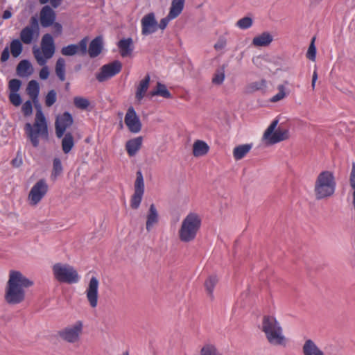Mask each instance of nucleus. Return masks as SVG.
Segmentation results:
<instances>
[{
  "mask_svg": "<svg viewBox=\"0 0 355 355\" xmlns=\"http://www.w3.org/2000/svg\"><path fill=\"white\" fill-rule=\"evenodd\" d=\"M209 146L202 140H197L193 145V155L195 157H200L206 155L209 151Z\"/></svg>",
  "mask_w": 355,
  "mask_h": 355,
  "instance_id": "33",
  "label": "nucleus"
},
{
  "mask_svg": "<svg viewBox=\"0 0 355 355\" xmlns=\"http://www.w3.org/2000/svg\"><path fill=\"white\" fill-rule=\"evenodd\" d=\"M121 68V63L118 60H115L111 63L103 65L101 68L100 72L96 75V78L99 82H104L119 73Z\"/></svg>",
  "mask_w": 355,
  "mask_h": 355,
  "instance_id": "13",
  "label": "nucleus"
},
{
  "mask_svg": "<svg viewBox=\"0 0 355 355\" xmlns=\"http://www.w3.org/2000/svg\"><path fill=\"white\" fill-rule=\"evenodd\" d=\"M24 130L28 139L30 140L33 147L37 148L40 144V138L48 139V128L44 115L40 108L37 109L35 122L33 125L26 123L24 126Z\"/></svg>",
  "mask_w": 355,
  "mask_h": 355,
  "instance_id": "5",
  "label": "nucleus"
},
{
  "mask_svg": "<svg viewBox=\"0 0 355 355\" xmlns=\"http://www.w3.org/2000/svg\"><path fill=\"white\" fill-rule=\"evenodd\" d=\"M278 119L274 120L268 127L263 135V140L267 145H272L289 138V131L286 128L277 126Z\"/></svg>",
  "mask_w": 355,
  "mask_h": 355,
  "instance_id": "9",
  "label": "nucleus"
},
{
  "mask_svg": "<svg viewBox=\"0 0 355 355\" xmlns=\"http://www.w3.org/2000/svg\"><path fill=\"white\" fill-rule=\"evenodd\" d=\"M225 65H223L216 71L212 78V83L214 85H220L223 83L225 79Z\"/></svg>",
  "mask_w": 355,
  "mask_h": 355,
  "instance_id": "41",
  "label": "nucleus"
},
{
  "mask_svg": "<svg viewBox=\"0 0 355 355\" xmlns=\"http://www.w3.org/2000/svg\"><path fill=\"white\" fill-rule=\"evenodd\" d=\"M69 83H67L66 84V85H65V89L67 90V89H69Z\"/></svg>",
  "mask_w": 355,
  "mask_h": 355,
  "instance_id": "59",
  "label": "nucleus"
},
{
  "mask_svg": "<svg viewBox=\"0 0 355 355\" xmlns=\"http://www.w3.org/2000/svg\"><path fill=\"white\" fill-rule=\"evenodd\" d=\"M22 112L25 116H29L32 114L33 107L31 101H26L22 105Z\"/></svg>",
  "mask_w": 355,
  "mask_h": 355,
  "instance_id": "49",
  "label": "nucleus"
},
{
  "mask_svg": "<svg viewBox=\"0 0 355 355\" xmlns=\"http://www.w3.org/2000/svg\"><path fill=\"white\" fill-rule=\"evenodd\" d=\"M11 17H12V12L10 10H5L3 12V15H2V18L3 19H10Z\"/></svg>",
  "mask_w": 355,
  "mask_h": 355,
  "instance_id": "57",
  "label": "nucleus"
},
{
  "mask_svg": "<svg viewBox=\"0 0 355 355\" xmlns=\"http://www.w3.org/2000/svg\"><path fill=\"white\" fill-rule=\"evenodd\" d=\"M314 42L315 38H313L306 53V57L312 61L315 60L316 55V48L315 46Z\"/></svg>",
  "mask_w": 355,
  "mask_h": 355,
  "instance_id": "47",
  "label": "nucleus"
},
{
  "mask_svg": "<svg viewBox=\"0 0 355 355\" xmlns=\"http://www.w3.org/2000/svg\"><path fill=\"white\" fill-rule=\"evenodd\" d=\"M304 355H324V352L311 339L305 341L302 347Z\"/></svg>",
  "mask_w": 355,
  "mask_h": 355,
  "instance_id": "26",
  "label": "nucleus"
},
{
  "mask_svg": "<svg viewBox=\"0 0 355 355\" xmlns=\"http://www.w3.org/2000/svg\"><path fill=\"white\" fill-rule=\"evenodd\" d=\"M9 56H10L9 50H8V48L6 47L3 50V51L1 53V62L7 61L9 58Z\"/></svg>",
  "mask_w": 355,
  "mask_h": 355,
  "instance_id": "52",
  "label": "nucleus"
},
{
  "mask_svg": "<svg viewBox=\"0 0 355 355\" xmlns=\"http://www.w3.org/2000/svg\"><path fill=\"white\" fill-rule=\"evenodd\" d=\"M55 51L54 40L51 34H44L41 40V48L37 46L33 47V54L37 64L43 67L40 71V78L46 80L49 76V70L46 63L51 59Z\"/></svg>",
  "mask_w": 355,
  "mask_h": 355,
  "instance_id": "3",
  "label": "nucleus"
},
{
  "mask_svg": "<svg viewBox=\"0 0 355 355\" xmlns=\"http://www.w3.org/2000/svg\"><path fill=\"white\" fill-rule=\"evenodd\" d=\"M266 80L265 79H261L248 84L245 86L244 91L246 94H252L266 89Z\"/></svg>",
  "mask_w": 355,
  "mask_h": 355,
  "instance_id": "32",
  "label": "nucleus"
},
{
  "mask_svg": "<svg viewBox=\"0 0 355 355\" xmlns=\"http://www.w3.org/2000/svg\"><path fill=\"white\" fill-rule=\"evenodd\" d=\"M252 144H246L239 145L236 146L233 150V156L236 160H240L243 159L252 149Z\"/></svg>",
  "mask_w": 355,
  "mask_h": 355,
  "instance_id": "29",
  "label": "nucleus"
},
{
  "mask_svg": "<svg viewBox=\"0 0 355 355\" xmlns=\"http://www.w3.org/2000/svg\"><path fill=\"white\" fill-rule=\"evenodd\" d=\"M159 222V214L154 204L150 205L146 215V229L150 232L153 227Z\"/></svg>",
  "mask_w": 355,
  "mask_h": 355,
  "instance_id": "20",
  "label": "nucleus"
},
{
  "mask_svg": "<svg viewBox=\"0 0 355 355\" xmlns=\"http://www.w3.org/2000/svg\"><path fill=\"white\" fill-rule=\"evenodd\" d=\"M150 80V76L148 74L142 80L140 81L135 94V97L138 101H141L144 97L149 87Z\"/></svg>",
  "mask_w": 355,
  "mask_h": 355,
  "instance_id": "31",
  "label": "nucleus"
},
{
  "mask_svg": "<svg viewBox=\"0 0 355 355\" xmlns=\"http://www.w3.org/2000/svg\"><path fill=\"white\" fill-rule=\"evenodd\" d=\"M89 39L87 37L82 39L78 44H69L61 49V53L64 56L75 55H85Z\"/></svg>",
  "mask_w": 355,
  "mask_h": 355,
  "instance_id": "14",
  "label": "nucleus"
},
{
  "mask_svg": "<svg viewBox=\"0 0 355 355\" xmlns=\"http://www.w3.org/2000/svg\"><path fill=\"white\" fill-rule=\"evenodd\" d=\"M272 41V35L268 32H263L252 39V44L255 47H266L268 46Z\"/></svg>",
  "mask_w": 355,
  "mask_h": 355,
  "instance_id": "21",
  "label": "nucleus"
},
{
  "mask_svg": "<svg viewBox=\"0 0 355 355\" xmlns=\"http://www.w3.org/2000/svg\"><path fill=\"white\" fill-rule=\"evenodd\" d=\"M103 46V39L101 37H96L89 44L87 53L91 58L97 57L102 51Z\"/></svg>",
  "mask_w": 355,
  "mask_h": 355,
  "instance_id": "22",
  "label": "nucleus"
},
{
  "mask_svg": "<svg viewBox=\"0 0 355 355\" xmlns=\"http://www.w3.org/2000/svg\"><path fill=\"white\" fill-rule=\"evenodd\" d=\"M74 105L80 110H86L90 105L89 100L81 96H75L73 98Z\"/></svg>",
  "mask_w": 355,
  "mask_h": 355,
  "instance_id": "42",
  "label": "nucleus"
},
{
  "mask_svg": "<svg viewBox=\"0 0 355 355\" xmlns=\"http://www.w3.org/2000/svg\"><path fill=\"white\" fill-rule=\"evenodd\" d=\"M21 41L18 39L13 40L10 43V52L14 58L18 57L22 51Z\"/></svg>",
  "mask_w": 355,
  "mask_h": 355,
  "instance_id": "40",
  "label": "nucleus"
},
{
  "mask_svg": "<svg viewBox=\"0 0 355 355\" xmlns=\"http://www.w3.org/2000/svg\"><path fill=\"white\" fill-rule=\"evenodd\" d=\"M142 137H137L136 138L128 140L125 144V149L129 156L132 157L137 154L142 145Z\"/></svg>",
  "mask_w": 355,
  "mask_h": 355,
  "instance_id": "24",
  "label": "nucleus"
},
{
  "mask_svg": "<svg viewBox=\"0 0 355 355\" xmlns=\"http://www.w3.org/2000/svg\"><path fill=\"white\" fill-rule=\"evenodd\" d=\"M195 355H221V353L214 344L205 343L201 346L199 353Z\"/></svg>",
  "mask_w": 355,
  "mask_h": 355,
  "instance_id": "34",
  "label": "nucleus"
},
{
  "mask_svg": "<svg viewBox=\"0 0 355 355\" xmlns=\"http://www.w3.org/2000/svg\"><path fill=\"white\" fill-rule=\"evenodd\" d=\"M226 46V40L224 38H219L214 44V49L217 51L221 50Z\"/></svg>",
  "mask_w": 355,
  "mask_h": 355,
  "instance_id": "51",
  "label": "nucleus"
},
{
  "mask_svg": "<svg viewBox=\"0 0 355 355\" xmlns=\"http://www.w3.org/2000/svg\"><path fill=\"white\" fill-rule=\"evenodd\" d=\"M151 96H160L165 98H171V94L166 86L159 82L157 83L156 88L150 93Z\"/></svg>",
  "mask_w": 355,
  "mask_h": 355,
  "instance_id": "36",
  "label": "nucleus"
},
{
  "mask_svg": "<svg viewBox=\"0 0 355 355\" xmlns=\"http://www.w3.org/2000/svg\"><path fill=\"white\" fill-rule=\"evenodd\" d=\"M55 12L49 6H44L40 14V24L42 27L46 28L52 26L55 20Z\"/></svg>",
  "mask_w": 355,
  "mask_h": 355,
  "instance_id": "19",
  "label": "nucleus"
},
{
  "mask_svg": "<svg viewBox=\"0 0 355 355\" xmlns=\"http://www.w3.org/2000/svg\"><path fill=\"white\" fill-rule=\"evenodd\" d=\"M17 73L20 77H26L33 73V67L27 60H21L17 67Z\"/></svg>",
  "mask_w": 355,
  "mask_h": 355,
  "instance_id": "30",
  "label": "nucleus"
},
{
  "mask_svg": "<svg viewBox=\"0 0 355 355\" xmlns=\"http://www.w3.org/2000/svg\"><path fill=\"white\" fill-rule=\"evenodd\" d=\"M202 220L199 214L191 212L182 220L178 230V237L183 243L195 240L201 227Z\"/></svg>",
  "mask_w": 355,
  "mask_h": 355,
  "instance_id": "6",
  "label": "nucleus"
},
{
  "mask_svg": "<svg viewBox=\"0 0 355 355\" xmlns=\"http://www.w3.org/2000/svg\"><path fill=\"white\" fill-rule=\"evenodd\" d=\"M253 64L259 69L271 71L272 60L268 55H257L252 58Z\"/></svg>",
  "mask_w": 355,
  "mask_h": 355,
  "instance_id": "23",
  "label": "nucleus"
},
{
  "mask_svg": "<svg viewBox=\"0 0 355 355\" xmlns=\"http://www.w3.org/2000/svg\"><path fill=\"white\" fill-rule=\"evenodd\" d=\"M63 171V167L60 158L55 157L53 161V168L51 174V178L55 180L60 176Z\"/></svg>",
  "mask_w": 355,
  "mask_h": 355,
  "instance_id": "39",
  "label": "nucleus"
},
{
  "mask_svg": "<svg viewBox=\"0 0 355 355\" xmlns=\"http://www.w3.org/2000/svg\"><path fill=\"white\" fill-rule=\"evenodd\" d=\"M336 188V181L334 173L330 171L320 172L314 182L313 193L315 200H327L332 197Z\"/></svg>",
  "mask_w": 355,
  "mask_h": 355,
  "instance_id": "4",
  "label": "nucleus"
},
{
  "mask_svg": "<svg viewBox=\"0 0 355 355\" xmlns=\"http://www.w3.org/2000/svg\"><path fill=\"white\" fill-rule=\"evenodd\" d=\"M141 33L144 35H148L155 33L158 28V23L155 14L150 12L143 17L141 21Z\"/></svg>",
  "mask_w": 355,
  "mask_h": 355,
  "instance_id": "18",
  "label": "nucleus"
},
{
  "mask_svg": "<svg viewBox=\"0 0 355 355\" xmlns=\"http://www.w3.org/2000/svg\"><path fill=\"white\" fill-rule=\"evenodd\" d=\"M40 3L41 4H45L48 1H49V0H39Z\"/></svg>",
  "mask_w": 355,
  "mask_h": 355,
  "instance_id": "58",
  "label": "nucleus"
},
{
  "mask_svg": "<svg viewBox=\"0 0 355 355\" xmlns=\"http://www.w3.org/2000/svg\"><path fill=\"white\" fill-rule=\"evenodd\" d=\"M65 60L62 58H59L55 63V71L56 76L61 81L65 80Z\"/></svg>",
  "mask_w": 355,
  "mask_h": 355,
  "instance_id": "37",
  "label": "nucleus"
},
{
  "mask_svg": "<svg viewBox=\"0 0 355 355\" xmlns=\"http://www.w3.org/2000/svg\"><path fill=\"white\" fill-rule=\"evenodd\" d=\"M49 1H50L51 5L53 8H56L57 7H58L60 5L62 0H49Z\"/></svg>",
  "mask_w": 355,
  "mask_h": 355,
  "instance_id": "56",
  "label": "nucleus"
},
{
  "mask_svg": "<svg viewBox=\"0 0 355 355\" xmlns=\"http://www.w3.org/2000/svg\"><path fill=\"white\" fill-rule=\"evenodd\" d=\"M26 92L33 102L36 104L38 102V95L40 93V86L36 80H31L26 88Z\"/></svg>",
  "mask_w": 355,
  "mask_h": 355,
  "instance_id": "28",
  "label": "nucleus"
},
{
  "mask_svg": "<svg viewBox=\"0 0 355 355\" xmlns=\"http://www.w3.org/2000/svg\"><path fill=\"white\" fill-rule=\"evenodd\" d=\"M218 282V279L215 275L209 276L205 282L206 292L211 300L214 299V289Z\"/></svg>",
  "mask_w": 355,
  "mask_h": 355,
  "instance_id": "35",
  "label": "nucleus"
},
{
  "mask_svg": "<svg viewBox=\"0 0 355 355\" xmlns=\"http://www.w3.org/2000/svg\"><path fill=\"white\" fill-rule=\"evenodd\" d=\"M124 122L129 131L138 133L141 131L142 124L133 107H128L125 116Z\"/></svg>",
  "mask_w": 355,
  "mask_h": 355,
  "instance_id": "15",
  "label": "nucleus"
},
{
  "mask_svg": "<svg viewBox=\"0 0 355 355\" xmlns=\"http://www.w3.org/2000/svg\"><path fill=\"white\" fill-rule=\"evenodd\" d=\"M260 329L264 333L266 339L270 345L283 347L286 346L288 338L284 334L281 323L275 316L263 315Z\"/></svg>",
  "mask_w": 355,
  "mask_h": 355,
  "instance_id": "2",
  "label": "nucleus"
},
{
  "mask_svg": "<svg viewBox=\"0 0 355 355\" xmlns=\"http://www.w3.org/2000/svg\"><path fill=\"white\" fill-rule=\"evenodd\" d=\"M52 26H53L55 33H57V35L61 34L62 31V27L61 24L54 21L53 24Z\"/></svg>",
  "mask_w": 355,
  "mask_h": 355,
  "instance_id": "54",
  "label": "nucleus"
},
{
  "mask_svg": "<svg viewBox=\"0 0 355 355\" xmlns=\"http://www.w3.org/2000/svg\"><path fill=\"white\" fill-rule=\"evenodd\" d=\"M117 46L122 57H127L131 55L133 50V41L132 38L121 40Z\"/></svg>",
  "mask_w": 355,
  "mask_h": 355,
  "instance_id": "25",
  "label": "nucleus"
},
{
  "mask_svg": "<svg viewBox=\"0 0 355 355\" xmlns=\"http://www.w3.org/2000/svg\"><path fill=\"white\" fill-rule=\"evenodd\" d=\"M185 0H172L168 15L171 18H177L182 12Z\"/></svg>",
  "mask_w": 355,
  "mask_h": 355,
  "instance_id": "27",
  "label": "nucleus"
},
{
  "mask_svg": "<svg viewBox=\"0 0 355 355\" xmlns=\"http://www.w3.org/2000/svg\"><path fill=\"white\" fill-rule=\"evenodd\" d=\"M124 355H128V352H125V354Z\"/></svg>",
  "mask_w": 355,
  "mask_h": 355,
  "instance_id": "60",
  "label": "nucleus"
},
{
  "mask_svg": "<svg viewBox=\"0 0 355 355\" xmlns=\"http://www.w3.org/2000/svg\"><path fill=\"white\" fill-rule=\"evenodd\" d=\"M74 146L73 137L70 132L65 134L62 140V148L65 154L69 153Z\"/></svg>",
  "mask_w": 355,
  "mask_h": 355,
  "instance_id": "38",
  "label": "nucleus"
},
{
  "mask_svg": "<svg viewBox=\"0 0 355 355\" xmlns=\"http://www.w3.org/2000/svg\"><path fill=\"white\" fill-rule=\"evenodd\" d=\"M277 89L279 92L276 95L273 96L270 99V101L272 103H276L285 98L288 94L286 91V87L283 85H279L277 86Z\"/></svg>",
  "mask_w": 355,
  "mask_h": 355,
  "instance_id": "43",
  "label": "nucleus"
},
{
  "mask_svg": "<svg viewBox=\"0 0 355 355\" xmlns=\"http://www.w3.org/2000/svg\"><path fill=\"white\" fill-rule=\"evenodd\" d=\"M9 101L15 106H19L21 103V98L17 92H10Z\"/></svg>",
  "mask_w": 355,
  "mask_h": 355,
  "instance_id": "48",
  "label": "nucleus"
},
{
  "mask_svg": "<svg viewBox=\"0 0 355 355\" xmlns=\"http://www.w3.org/2000/svg\"><path fill=\"white\" fill-rule=\"evenodd\" d=\"M252 19L250 17H245L237 21L236 26L241 29H247L252 26Z\"/></svg>",
  "mask_w": 355,
  "mask_h": 355,
  "instance_id": "45",
  "label": "nucleus"
},
{
  "mask_svg": "<svg viewBox=\"0 0 355 355\" xmlns=\"http://www.w3.org/2000/svg\"><path fill=\"white\" fill-rule=\"evenodd\" d=\"M172 19H174L171 18L170 15L168 14V15L166 17H164L160 20L159 24H158V28H159L162 30L165 29L166 27L167 26L168 22Z\"/></svg>",
  "mask_w": 355,
  "mask_h": 355,
  "instance_id": "50",
  "label": "nucleus"
},
{
  "mask_svg": "<svg viewBox=\"0 0 355 355\" xmlns=\"http://www.w3.org/2000/svg\"><path fill=\"white\" fill-rule=\"evenodd\" d=\"M40 35V26L36 17L33 16L30 19L29 24L25 26L20 32L19 37L25 44H31L36 41Z\"/></svg>",
  "mask_w": 355,
  "mask_h": 355,
  "instance_id": "10",
  "label": "nucleus"
},
{
  "mask_svg": "<svg viewBox=\"0 0 355 355\" xmlns=\"http://www.w3.org/2000/svg\"><path fill=\"white\" fill-rule=\"evenodd\" d=\"M57 100V93L54 89L50 90L45 97V105L46 107H51Z\"/></svg>",
  "mask_w": 355,
  "mask_h": 355,
  "instance_id": "44",
  "label": "nucleus"
},
{
  "mask_svg": "<svg viewBox=\"0 0 355 355\" xmlns=\"http://www.w3.org/2000/svg\"><path fill=\"white\" fill-rule=\"evenodd\" d=\"M317 79H318V74H317L316 71H314L313 73L312 82H311V86H312L313 89L315 88V82H316Z\"/></svg>",
  "mask_w": 355,
  "mask_h": 355,
  "instance_id": "55",
  "label": "nucleus"
},
{
  "mask_svg": "<svg viewBox=\"0 0 355 355\" xmlns=\"http://www.w3.org/2000/svg\"><path fill=\"white\" fill-rule=\"evenodd\" d=\"M99 282L95 277H92L85 291L87 300L92 308L98 305Z\"/></svg>",
  "mask_w": 355,
  "mask_h": 355,
  "instance_id": "16",
  "label": "nucleus"
},
{
  "mask_svg": "<svg viewBox=\"0 0 355 355\" xmlns=\"http://www.w3.org/2000/svg\"><path fill=\"white\" fill-rule=\"evenodd\" d=\"M55 279L60 283L76 284L80 276L77 270L68 263H56L52 267Z\"/></svg>",
  "mask_w": 355,
  "mask_h": 355,
  "instance_id": "7",
  "label": "nucleus"
},
{
  "mask_svg": "<svg viewBox=\"0 0 355 355\" xmlns=\"http://www.w3.org/2000/svg\"><path fill=\"white\" fill-rule=\"evenodd\" d=\"M84 324L81 320L67 325L58 331V337L65 343L76 345L80 343L83 334Z\"/></svg>",
  "mask_w": 355,
  "mask_h": 355,
  "instance_id": "8",
  "label": "nucleus"
},
{
  "mask_svg": "<svg viewBox=\"0 0 355 355\" xmlns=\"http://www.w3.org/2000/svg\"><path fill=\"white\" fill-rule=\"evenodd\" d=\"M12 164L15 167H19L22 164V158L17 155V157L12 159Z\"/></svg>",
  "mask_w": 355,
  "mask_h": 355,
  "instance_id": "53",
  "label": "nucleus"
},
{
  "mask_svg": "<svg viewBox=\"0 0 355 355\" xmlns=\"http://www.w3.org/2000/svg\"><path fill=\"white\" fill-rule=\"evenodd\" d=\"M144 193V182L141 172H137V178L134 184V193L131 197L130 207L133 209H137L141 204Z\"/></svg>",
  "mask_w": 355,
  "mask_h": 355,
  "instance_id": "12",
  "label": "nucleus"
},
{
  "mask_svg": "<svg viewBox=\"0 0 355 355\" xmlns=\"http://www.w3.org/2000/svg\"><path fill=\"white\" fill-rule=\"evenodd\" d=\"M21 85V81L19 79H12L9 81L8 88L10 92H17Z\"/></svg>",
  "mask_w": 355,
  "mask_h": 355,
  "instance_id": "46",
  "label": "nucleus"
},
{
  "mask_svg": "<svg viewBox=\"0 0 355 355\" xmlns=\"http://www.w3.org/2000/svg\"><path fill=\"white\" fill-rule=\"evenodd\" d=\"M49 187L44 179L37 181L31 188L28 196V202L32 206H36L45 196L48 191Z\"/></svg>",
  "mask_w": 355,
  "mask_h": 355,
  "instance_id": "11",
  "label": "nucleus"
},
{
  "mask_svg": "<svg viewBox=\"0 0 355 355\" xmlns=\"http://www.w3.org/2000/svg\"><path fill=\"white\" fill-rule=\"evenodd\" d=\"M33 285V282L20 271L10 270L5 286V302L10 306L24 302L26 300V290Z\"/></svg>",
  "mask_w": 355,
  "mask_h": 355,
  "instance_id": "1",
  "label": "nucleus"
},
{
  "mask_svg": "<svg viewBox=\"0 0 355 355\" xmlns=\"http://www.w3.org/2000/svg\"><path fill=\"white\" fill-rule=\"evenodd\" d=\"M73 123L72 116L67 112L57 117L55 121V134L57 137L61 138L66 130Z\"/></svg>",
  "mask_w": 355,
  "mask_h": 355,
  "instance_id": "17",
  "label": "nucleus"
}]
</instances>
